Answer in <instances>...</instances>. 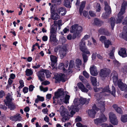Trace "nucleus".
<instances>
[{"mask_svg": "<svg viewBox=\"0 0 127 127\" xmlns=\"http://www.w3.org/2000/svg\"><path fill=\"white\" fill-rule=\"evenodd\" d=\"M60 110L61 112V115L63 117L62 121L63 122H65L68 119V117L70 115L69 113L68 112L67 110L64 108L63 106H61Z\"/></svg>", "mask_w": 127, "mask_h": 127, "instance_id": "nucleus-1", "label": "nucleus"}, {"mask_svg": "<svg viewBox=\"0 0 127 127\" xmlns=\"http://www.w3.org/2000/svg\"><path fill=\"white\" fill-rule=\"evenodd\" d=\"M85 41L83 39H82L79 43V49L83 53H85L87 54H89L90 53L87 49V48L85 46Z\"/></svg>", "mask_w": 127, "mask_h": 127, "instance_id": "nucleus-2", "label": "nucleus"}, {"mask_svg": "<svg viewBox=\"0 0 127 127\" xmlns=\"http://www.w3.org/2000/svg\"><path fill=\"white\" fill-rule=\"evenodd\" d=\"M57 48L59 51V54L61 59L65 56L67 49L65 46H58Z\"/></svg>", "mask_w": 127, "mask_h": 127, "instance_id": "nucleus-3", "label": "nucleus"}, {"mask_svg": "<svg viewBox=\"0 0 127 127\" xmlns=\"http://www.w3.org/2000/svg\"><path fill=\"white\" fill-rule=\"evenodd\" d=\"M97 107H96L97 109L100 110L101 112H104L105 110V101L102 99L98 100V103L97 104Z\"/></svg>", "mask_w": 127, "mask_h": 127, "instance_id": "nucleus-4", "label": "nucleus"}, {"mask_svg": "<svg viewBox=\"0 0 127 127\" xmlns=\"http://www.w3.org/2000/svg\"><path fill=\"white\" fill-rule=\"evenodd\" d=\"M83 30L82 27L80 26H78V25L75 24L72 26L70 28V32L71 33L75 32L76 31L80 33Z\"/></svg>", "mask_w": 127, "mask_h": 127, "instance_id": "nucleus-5", "label": "nucleus"}, {"mask_svg": "<svg viewBox=\"0 0 127 127\" xmlns=\"http://www.w3.org/2000/svg\"><path fill=\"white\" fill-rule=\"evenodd\" d=\"M111 73V71L109 69L104 68L101 69L100 74V76L104 79L108 76Z\"/></svg>", "mask_w": 127, "mask_h": 127, "instance_id": "nucleus-6", "label": "nucleus"}, {"mask_svg": "<svg viewBox=\"0 0 127 127\" xmlns=\"http://www.w3.org/2000/svg\"><path fill=\"white\" fill-rule=\"evenodd\" d=\"M125 9L121 8L120 12L118 15V18L116 21V23H119L122 22V20L124 18L123 15L125 13Z\"/></svg>", "mask_w": 127, "mask_h": 127, "instance_id": "nucleus-7", "label": "nucleus"}, {"mask_svg": "<svg viewBox=\"0 0 127 127\" xmlns=\"http://www.w3.org/2000/svg\"><path fill=\"white\" fill-rule=\"evenodd\" d=\"M55 98H59L61 101L62 100L64 99V95L63 92V90L62 89H59L56 92L55 94Z\"/></svg>", "mask_w": 127, "mask_h": 127, "instance_id": "nucleus-8", "label": "nucleus"}, {"mask_svg": "<svg viewBox=\"0 0 127 127\" xmlns=\"http://www.w3.org/2000/svg\"><path fill=\"white\" fill-rule=\"evenodd\" d=\"M109 115L111 123L114 125L118 124V122L116 116L115 114L113 112H110Z\"/></svg>", "mask_w": 127, "mask_h": 127, "instance_id": "nucleus-9", "label": "nucleus"}, {"mask_svg": "<svg viewBox=\"0 0 127 127\" xmlns=\"http://www.w3.org/2000/svg\"><path fill=\"white\" fill-rule=\"evenodd\" d=\"M95 110L98 111V110L97 109L96 106L95 105H94L92 109L89 110H88V114L91 118H95V115L96 114Z\"/></svg>", "mask_w": 127, "mask_h": 127, "instance_id": "nucleus-10", "label": "nucleus"}, {"mask_svg": "<svg viewBox=\"0 0 127 127\" xmlns=\"http://www.w3.org/2000/svg\"><path fill=\"white\" fill-rule=\"evenodd\" d=\"M73 102L74 105L71 106L70 108L76 111H78L79 110L78 106L80 104V100L76 98L74 99Z\"/></svg>", "mask_w": 127, "mask_h": 127, "instance_id": "nucleus-11", "label": "nucleus"}, {"mask_svg": "<svg viewBox=\"0 0 127 127\" xmlns=\"http://www.w3.org/2000/svg\"><path fill=\"white\" fill-rule=\"evenodd\" d=\"M112 91L110 90L108 86H107L104 89H102V92H107L111 94L114 96H115V87L114 86H112Z\"/></svg>", "mask_w": 127, "mask_h": 127, "instance_id": "nucleus-12", "label": "nucleus"}, {"mask_svg": "<svg viewBox=\"0 0 127 127\" xmlns=\"http://www.w3.org/2000/svg\"><path fill=\"white\" fill-rule=\"evenodd\" d=\"M118 85L119 88L122 91H127V85L126 84L123 83L120 80L118 81Z\"/></svg>", "mask_w": 127, "mask_h": 127, "instance_id": "nucleus-13", "label": "nucleus"}, {"mask_svg": "<svg viewBox=\"0 0 127 127\" xmlns=\"http://www.w3.org/2000/svg\"><path fill=\"white\" fill-rule=\"evenodd\" d=\"M44 73V70H43L38 72L37 73V75L38 78L39 79L41 82L44 81L45 80Z\"/></svg>", "mask_w": 127, "mask_h": 127, "instance_id": "nucleus-14", "label": "nucleus"}, {"mask_svg": "<svg viewBox=\"0 0 127 127\" xmlns=\"http://www.w3.org/2000/svg\"><path fill=\"white\" fill-rule=\"evenodd\" d=\"M50 57L51 62V66L54 68L57 61V58L56 56L52 55L50 56Z\"/></svg>", "mask_w": 127, "mask_h": 127, "instance_id": "nucleus-15", "label": "nucleus"}, {"mask_svg": "<svg viewBox=\"0 0 127 127\" xmlns=\"http://www.w3.org/2000/svg\"><path fill=\"white\" fill-rule=\"evenodd\" d=\"M90 71L91 74L93 76H96L97 75L98 72L96 67L94 65L91 66L90 68Z\"/></svg>", "mask_w": 127, "mask_h": 127, "instance_id": "nucleus-16", "label": "nucleus"}, {"mask_svg": "<svg viewBox=\"0 0 127 127\" xmlns=\"http://www.w3.org/2000/svg\"><path fill=\"white\" fill-rule=\"evenodd\" d=\"M99 33L109 36L111 34L106 29L103 28H101L98 30Z\"/></svg>", "mask_w": 127, "mask_h": 127, "instance_id": "nucleus-17", "label": "nucleus"}, {"mask_svg": "<svg viewBox=\"0 0 127 127\" xmlns=\"http://www.w3.org/2000/svg\"><path fill=\"white\" fill-rule=\"evenodd\" d=\"M64 75L62 73H60L59 75H57L55 77V78L58 81H61L62 82H64Z\"/></svg>", "mask_w": 127, "mask_h": 127, "instance_id": "nucleus-18", "label": "nucleus"}, {"mask_svg": "<svg viewBox=\"0 0 127 127\" xmlns=\"http://www.w3.org/2000/svg\"><path fill=\"white\" fill-rule=\"evenodd\" d=\"M77 85L79 89L83 92L87 93L88 92V90L86 88L84 85L81 82H80L77 84Z\"/></svg>", "mask_w": 127, "mask_h": 127, "instance_id": "nucleus-19", "label": "nucleus"}, {"mask_svg": "<svg viewBox=\"0 0 127 127\" xmlns=\"http://www.w3.org/2000/svg\"><path fill=\"white\" fill-rule=\"evenodd\" d=\"M122 35V38L127 40V25L124 27Z\"/></svg>", "mask_w": 127, "mask_h": 127, "instance_id": "nucleus-20", "label": "nucleus"}, {"mask_svg": "<svg viewBox=\"0 0 127 127\" xmlns=\"http://www.w3.org/2000/svg\"><path fill=\"white\" fill-rule=\"evenodd\" d=\"M57 28L54 24L52 25L50 28V34H56Z\"/></svg>", "mask_w": 127, "mask_h": 127, "instance_id": "nucleus-21", "label": "nucleus"}, {"mask_svg": "<svg viewBox=\"0 0 127 127\" xmlns=\"http://www.w3.org/2000/svg\"><path fill=\"white\" fill-rule=\"evenodd\" d=\"M103 22L99 19L95 18L94 19V24L98 26H101L103 24Z\"/></svg>", "mask_w": 127, "mask_h": 127, "instance_id": "nucleus-22", "label": "nucleus"}, {"mask_svg": "<svg viewBox=\"0 0 127 127\" xmlns=\"http://www.w3.org/2000/svg\"><path fill=\"white\" fill-rule=\"evenodd\" d=\"M119 55L122 57L127 56L126 50L124 48H122L118 53Z\"/></svg>", "mask_w": 127, "mask_h": 127, "instance_id": "nucleus-23", "label": "nucleus"}, {"mask_svg": "<svg viewBox=\"0 0 127 127\" xmlns=\"http://www.w3.org/2000/svg\"><path fill=\"white\" fill-rule=\"evenodd\" d=\"M111 76H112L113 81L115 83L117 81L118 82V75L117 72L116 71L113 72L111 73Z\"/></svg>", "mask_w": 127, "mask_h": 127, "instance_id": "nucleus-24", "label": "nucleus"}, {"mask_svg": "<svg viewBox=\"0 0 127 127\" xmlns=\"http://www.w3.org/2000/svg\"><path fill=\"white\" fill-rule=\"evenodd\" d=\"M105 7L104 10L105 11L108 13L111 14V10L110 7L109 5L106 2H104Z\"/></svg>", "mask_w": 127, "mask_h": 127, "instance_id": "nucleus-25", "label": "nucleus"}, {"mask_svg": "<svg viewBox=\"0 0 127 127\" xmlns=\"http://www.w3.org/2000/svg\"><path fill=\"white\" fill-rule=\"evenodd\" d=\"M56 34H50L49 40L51 43H55L57 42Z\"/></svg>", "mask_w": 127, "mask_h": 127, "instance_id": "nucleus-26", "label": "nucleus"}, {"mask_svg": "<svg viewBox=\"0 0 127 127\" xmlns=\"http://www.w3.org/2000/svg\"><path fill=\"white\" fill-rule=\"evenodd\" d=\"M58 12L60 14H61L62 15H64L66 13V10L64 8L59 7L57 9Z\"/></svg>", "mask_w": 127, "mask_h": 127, "instance_id": "nucleus-27", "label": "nucleus"}, {"mask_svg": "<svg viewBox=\"0 0 127 127\" xmlns=\"http://www.w3.org/2000/svg\"><path fill=\"white\" fill-rule=\"evenodd\" d=\"M8 107V108L10 109L11 110H14L15 108V106L14 104L11 102H7L5 104Z\"/></svg>", "mask_w": 127, "mask_h": 127, "instance_id": "nucleus-28", "label": "nucleus"}, {"mask_svg": "<svg viewBox=\"0 0 127 127\" xmlns=\"http://www.w3.org/2000/svg\"><path fill=\"white\" fill-rule=\"evenodd\" d=\"M74 61L72 60H71L69 61V65L68 69L66 70V71L69 73H71L72 71L71 69L72 68L73 65H74Z\"/></svg>", "mask_w": 127, "mask_h": 127, "instance_id": "nucleus-29", "label": "nucleus"}, {"mask_svg": "<svg viewBox=\"0 0 127 127\" xmlns=\"http://www.w3.org/2000/svg\"><path fill=\"white\" fill-rule=\"evenodd\" d=\"M12 97L11 95L9 94H7L6 97V99L4 100V101L5 104L7 102H11L12 100Z\"/></svg>", "mask_w": 127, "mask_h": 127, "instance_id": "nucleus-30", "label": "nucleus"}, {"mask_svg": "<svg viewBox=\"0 0 127 127\" xmlns=\"http://www.w3.org/2000/svg\"><path fill=\"white\" fill-rule=\"evenodd\" d=\"M60 17L57 13H52L51 15V18L54 20H56L59 19Z\"/></svg>", "mask_w": 127, "mask_h": 127, "instance_id": "nucleus-31", "label": "nucleus"}, {"mask_svg": "<svg viewBox=\"0 0 127 127\" xmlns=\"http://www.w3.org/2000/svg\"><path fill=\"white\" fill-rule=\"evenodd\" d=\"M79 100L80 104L83 105L84 104H88L90 101V99L88 98L87 100L85 98H81Z\"/></svg>", "mask_w": 127, "mask_h": 127, "instance_id": "nucleus-32", "label": "nucleus"}, {"mask_svg": "<svg viewBox=\"0 0 127 127\" xmlns=\"http://www.w3.org/2000/svg\"><path fill=\"white\" fill-rule=\"evenodd\" d=\"M86 3L85 1H82L80 5L79 12L80 15H82V12L83 11L84 8L85 6V5Z\"/></svg>", "mask_w": 127, "mask_h": 127, "instance_id": "nucleus-33", "label": "nucleus"}, {"mask_svg": "<svg viewBox=\"0 0 127 127\" xmlns=\"http://www.w3.org/2000/svg\"><path fill=\"white\" fill-rule=\"evenodd\" d=\"M37 98L35 99V102L36 103H38L39 101H43L44 100V98L43 97L40 96L38 95L37 96Z\"/></svg>", "mask_w": 127, "mask_h": 127, "instance_id": "nucleus-34", "label": "nucleus"}, {"mask_svg": "<svg viewBox=\"0 0 127 127\" xmlns=\"http://www.w3.org/2000/svg\"><path fill=\"white\" fill-rule=\"evenodd\" d=\"M73 33H74L72 36L73 39H74L76 37L78 38L80 37L81 34L80 33L76 31H75V32Z\"/></svg>", "mask_w": 127, "mask_h": 127, "instance_id": "nucleus-35", "label": "nucleus"}, {"mask_svg": "<svg viewBox=\"0 0 127 127\" xmlns=\"http://www.w3.org/2000/svg\"><path fill=\"white\" fill-rule=\"evenodd\" d=\"M22 118L20 116V114H17L13 117V120L15 121H20L21 119Z\"/></svg>", "mask_w": 127, "mask_h": 127, "instance_id": "nucleus-36", "label": "nucleus"}, {"mask_svg": "<svg viewBox=\"0 0 127 127\" xmlns=\"http://www.w3.org/2000/svg\"><path fill=\"white\" fill-rule=\"evenodd\" d=\"M94 123L97 125H99L103 123L101 119L99 118L94 120Z\"/></svg>", "mask_w": 127, "mask_h": 127, "instance_id": "nucleus-37", "label": "nucleus"}, {"mask_svg": "<svg viewBox=\"0 0 127 127\" xmlns=\"http://www.w3.org/2000/svg\"><path fill=\"white\" fill-rule=\"evenodd\" d=\"M103 122H105L107 120V118L103 114H101L99 117Z\"/></svg>", "mask_w": 127, "mask_h": 127, "instance_id": "nucleus-38", "label": "nucleus"}, {"mask_svg": "<svg viewBox=\"0 0 127 127\" xmlns=\"http://www.w3.org/2000/svg\"><path fill=\"white\" fill-rule=\"evenodd\" d=\"M26 75L27 76H29L32 75V74L33 72L32 70L31 69H27L26 71Z\"/></svg>", "mask_w": 127, "mask_h": 127, "instance_id": "nucleus-39", "label": "nucleus"}, {"mask_svg": "<svg viewBox=\"0 0 127 127\" xmlns=\"http://www.w3.org/2000/svg\"><path fill=\"white\" fill-rule=\"evenodd\" d=\"M110 20L111 28L112 30H113L115 23V19L114 18L112 17L110 18Z\"/></svg>", "mask_w": 127, "mask_h": 127, "instance_id": "nucleus-40", "label": "nucleus"}, {"mask_svg": "<svg viewBox=\"0 0 127 127\" xmlns=\"http://www.w3.org/2000/svg\"><path fill=\"white\" fill-rule=\"evenodd\" d=\"M121 120L123 122H127V114L122 115L121 118Z\"/></svg>", "mask_w": 127, "mask_h": 127, "instance_id": "nucleus-41", "label": "nucleus"}, {"mask_svg": "<svg viewBox=\"0 0 127 127\" xmlns=\"http://www.w3.org/2000/svg\"><path fill=\"white\" fill-rule=\"evenodd\" d=\"M54 24L55 25V26L57 24L60 27V26H61L63 24H62V21L61 20H58L57 22V21H54Z\"/></svg>", "mask_w": 127, "mask_h": 127, "instance_id": "nucleus-42", "label": "nucleus"}, {"mask_svg": "<svg viewBox=\"0 0 127 127\" xmlns=\"http://www.w3.org/2000/svg\"><path fill=\"white\" fill-rule=\"evenodd\" d=\"M91 80L93 85L94 86H96V78L95 77H91Z\"/></svg>", "mask_w": 127, "mask_h": 127, "instance_id": "nucleus-43", "label": "nucleus"}, {"mask_svg": "<svg viewBox=\"0 0 127 127\" xmlns=\"http://www.w3.org/2000/svg\"><path fill=\"white\" fill-rule=\"evenodd\" d=\"M104 44L105 47L108 48L111 44V42L109 40H107L105 42Z\"/></svg>", "mask_w": 127, "mask_h": 127, "instance_id": "nucleus-44", "label": "nucleus"}, {"mask_svg": "<svg viewBox=\"0 0 127 127\" xmlns=\"http://www.w3.org/2000/svg\"><path fill=\"white\" fill-rule=\"evenodd\" d=\"M110 14L105 12L103 13L102 15V17L104 19H106L108 18Z\"/></svg>", "mask_w": 127, "mask_h": 127, "instance_id": "nucleus-45", "label": "nucleus"}, {"mask_svg": "<svg viewBox=\"0 0 127 127\" xmlns=\"http://www.w3.org/2000/svg\"><path fill=\"white\" fill-rule=\"evenodd\" d=\"M65 1L64 5L66 7H70V3L69 0H64Z\"/></svg>", "mask_w": 127, "mask_h": 127, "instance_id": "nucleus-46", "label": "nucleus"}, {"mask_svg": "<svg viewBox=\"0 0 127 127\" xmlns=\"http://www.w3.org/2000/svg\"><path fill=\"white\" fill-rule=\"evenodd\" d=\"M94 90L95 92H99V94H101L102 92V88H97V87H95L94 88Z\"/></svg>", "mask_w": 127, "mask_h": 127, "instance_id": "nucleus-47", "label": "nucleus"}, {"mask_svg": "<svg viewBox=\"0 0 127 127\" xmlns=\"http://www.w3.org/2000/svg\"><path fill=\"white\" fill-rule=\"evenodd\" d=\"M44 72L45 75H46V77L47 78H49L50 77V73L48 70H44Z\"/></svg>", "mask_w": 127, "mask_h": 127, "instance_id": "nucleus-48", "label": "nucleus"}, {"mask_svg": "<svg viewBox=\"0 0 127 127\" xmlns=\"http://www.w3.org/2000/svg\"><path fill=\"white\" fill-rule=\"evenodd\" d=\"M75 63L77 64L76 66L77 67H79L80 65H81V61L79 59H76Z\"/></svg>", "mask_w": 127, "mask_h": 127, "instance_id": "nucleus-49", "label": "nucleus"}, {"mask_svg": "<svg viewBox=\"0 0 127 127\" xmlns=\"http://www.w3.org/2000/svg\"><path fill=\"white\" fill-rule=\"evenodd\" d=\"M95 97L98 100H100V99L102 97V95L100 94L97 93L95 95Z\"/></svg>", "mask_w": 127, "mask_h": 127, "instance_id": "nucleus-50", "label": "nucleus"}, {"mask_svg": "<svg viewBox=\"0 0 127 127\" xmlns=\"http://www.w3.org/2000/svg\"><path fill=\"white\" fill-rule=\"evenodd\" d=\"M59 41L61 43L63 44L66 42V40L64 37L62 36L60 38Z\"/></svg>", "mask_w": 127, "mask_h": 127, "instance_id": "nucleus-51", "label": "nucleus"}, {"mask_svg": "<svg viewBox=\"0 0 127 127\" xmlns=\"http://www.w3.org/2000/svg\"><path fill=\"white\" fill-rule=\"evenodd\" d=\"M61 0H52V2L56 4L59 5L61 4Z\"/></svg>", "mask_w": 127, "mask_h": 127, "instance_id": "nucleus-52", "label": "nucleus"}, {"mask_svg": "<svg viewBox=\"0 0 127 127\" xmlns=\"http://www.w3.org/2000/svg\"><path fill=\"white\" fill-rule=\"evenodd\" d=\"M99 40L102 42L105 41L106 40H107L105 37V36H102L100 38Z\"/></svg>", "mask_w": 127, "mask_h": 127, "instance_id": "nucleus-53", "label": "nucleus"}, {"mask_svg": "<svg viewBox=\"0 0 127 127\" xmlns=\"http://www.w3.org/2000/svg\"><path fill=\"white\" fill-rule=\"evenodd\" d=\"M82 56L84 63L86 62L88 60V57L86 55L84 54H83L82 55Z\"/></svg>", "mask_w": 127, "mask_h": 127, "instance_id": "nucleus-54", "label": "nucleus"}, {"mask_svg": "<svg viewBox=\"0 0 127 127\" xmlns=\"http://www.w3.org/2000/svg\"><path fill=\"white\" fill-rule=\"evenodd\" d=\"M70 97V96L68 95H66L65 97V103H68V101Z\"/></svg>", "mask_w": 127, "mask_h": 127, "instance_id": "nucleus-55", "label": "nucleus"}, {"mask_svg": "<svg viewBox=\"0 0 127 127\" xmlns=\"http://www.w3.org/2000/svg\"><path fill=\"white\" fill-rule=\"evenodd\" d=\"M89 15L91 17H95L96 16L95 13L92 11H89Z\"/></svg>", "mask_w": 127, "mask_h": 127, "instance_id": "nucleus-56", "label": "nucleus"}, {"mask_svg": "<svg viewBox=\"0 0 127 127\" xmlns=\"http://www.w3.org/2000/svg\"><path fill=\"white\" fill-rule=\"evenodd\" d=\"M40 89L41 91H43L44 92L47 91L48 90V87L44 88L42 86L40 87Z\"/></svg>", "mask_w": 127, "mask_h": 127, "instance_id": "nucleus-57", "label": "nucleus"}, {"mask_svg": "<svg viewBox=\"0 0 127 127\" xmlns=\"http://www.w3.org/2000/svg\"><path fill=\"white\" fill-rule=\"evenodd\" d=\"M19 83L20 84V86L19 87V89H20L22 88L24 86V82L22 80L19 81Z\"/></svg>", "mask_w": 127, "mask_h": 127, "instance_id": "nucleus-58", "label": "nucleus"}, {"mask_svg": "<svg viewBox=\"0 0 127 127\" xmlns=\"http://www.w3.org/2000/svg\"><path fill=\"white\" fill-rule=\"evenodd\" d=\"M83 75L87 78H88L89 77V75L88 73L86 71L83 72Z\"/></svg>", "mask_w": 127, "mask_h": 127, "instance_id": "nucleus-59", "label": "nucleus"}, {"mask_svg": "<svg viewBox=\"0 0 127 127\" xmlns=\"http://www.w3.org/2000/svg\"><path fill=\"white\" fill-rule=\"evenodd\" d=\"M127 6V2L126 1H124L122 4L121 8H124L125 9L126 7Z\"/></svg>", "mask_w": 127, "mask_h": 127, "instance_id": "nucleus-60", "label": "nucleus"}, {"mask_svg": "<svg viewBox=\"0 0 127 127\" xmlns=\"http://www.w3.org/2000/svg\"><path fill=\"white\" fill-rule=\"evenodd\" d=\"M96 11L99 12L100 10L101 7L99 4L97 3L96 5Z\"/></svg>", "mask_w": 127, "mask_h": 127, "instance_id": "nucleus-61", "label": "nucleus"}, {"mask_svg": "<svg viewBox=\"0 0 127 127\" xmlns=\"http://www.w3.org/2000/svg\"><path fill=\"white\" fill-rule=\"evenodd\" d=\"M115 110L117 113H119L122 114V111L119 107L117 109Z\"/></svg>", "mask_w": 127, "mask_h": 127, "instance_id": "nucleus-62", "label": "nucleus"}, {"mask_svg": "<svg viewBox=\"0 0 127 127\" xmlns=\"http://www.w3.org/2000/svg\"><path fill=\"white\" fill-rule=\"evenodd\" d=\"M23 90L25 93H26L28 91V87H25L23 88Z\"/></svg>", "mask_w": 127, "mask_h": 127, "instance_id": "nucleus-63", "label": "nucleus"}, {"mask_svg": "<svg viewBox=\"0 0 127 127\" xmlns=\"http://www.w3.org/2000/svg\"><path fill=\"white\" fill-rule=\"evenodd\" d=\"M76 125L78 127H87L86 126H83L82 125L80 122L77 123L76 124Z\"/></svg>", "mask_w": 127, "mask_h": 127, "instance_id": "nucleus-64", "label": "nucleus"}]
</instances>
